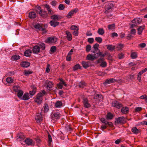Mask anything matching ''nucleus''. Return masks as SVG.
Masks as SVG:
<instances>
[{"instance_id": "nucleus-49", "label": "nucleus", "mask_w": 147, "mask_h": 147, "mask_svg": "<svg viewBox=\"0 0 147 147\" xmlns=\"http://www.w3.org/2000/svg\"><path fill=\"white\" fill-rule=\"evenodd\" d=\"M48 144L49 145H50L51 144V142H52V139L51 136L50 134L48 135Z\"/></svg>"}, {"instance_id": "nucleus-21", "label": "nucleus", "mask_w": 147, "mask_h": 147, "mask_svg": "<svg viewBox=\"0 0 147 147\" xmlns=\"http://www.w3.org/2000/svg\"><path fill=\"white\" fill-rule=\"evenodd\" d=\"M90 62L89 61L86 62L83 61L82 62V64L83 67L85 68H87L89 66Z\"/></svg>"}, {"instance_id": "nucleus-61", "label": "nucleus", "mask_w": 147, "mask_h": 147, "mask_svg": "<svg viewBox=\"0 0 147 147\" xmlns=\"http://www.w3.org/2000/svg\"><path fill=\"white\" fill-rule=\"evenodd\" d=\"M88 41L90 43H92L94 41V39L93 38H88Z\"/></svg>"}, {"instance_id": "nucleus-54", "label": "nucleus", "mask_w": 147, "mask_h": 147, "mask_svg": "<svg viewBox=\"0 0 147 147\" xmlns=\"http://www.w3.org/2000/svg\"><path fill=\"white\" fill-rule=\"evenodd\" d=\"M70 28L71 30H78V28L77 27V26L75 25H73L71 26L70 27Z\"/></svg>"}, {"instance_id": "nucleus-62", "label": "nucleus", "mask_w": 147, "mask_h": 147, "mask_svg": "<svg viewBox=\"0 0 147 147\" xmlns=\"http://www.w3.org/2000/svg\"><path fill=\"white\" fill-rule=\"evenodd\" d=\"M147 98V95L146 94H144L142 95L140 97V98L141 99H144L145 100Z\"/></svg>"}, {"instance_id": "nucleus-35", "label": "nucleus", "mask_w": 147, "mask_h": 147, "mask_svg": "<svg viewBox=\"0 0 147 147\" xmlns=\"http://www.w3.org/2000/svg\"><path fill=\"white\" fill-rule=\"evenodd\" d=\"M20 57L18 55H15L12 56L11 59L12 61H16L20 59Z\"/></svg>"}, {"instance_id": "nucleus-36", "label": "nucleus", "mask_w": 147, "mask_h": 147, "mask_svg": "<svg viewBox=\"0 0 147 147\" xmlns=\"http://www.w3.org/2000/svg\"><path fill=\"white\" fill-rule=\"evenodd\" d=\"M97 32L99 34L102 35L104 34L105 31L103 28H99Z\"/></svg>"}, {"instance_id": "nucleus-27", "label": "nucleus", "mask_w": 147, "mask_h": 147, "mask_svg": "<svg viewBox=\"0 0 147 147\" xmlns=\"http://www.w3.org/2000/svg\"><path fill=\"white\" fill-rule=\"evenodd\" d=\"M131 131L135 134H137L140 132V130L138 129L136 127H134L131 129Z\"/></svg>"}, {"instance_id": "nucleus-45", "label": "nucleus", "mask_w": 147, "mask_h": 147, "mask_svg": "<svg viewBox=\"0 0 147 147\" xmlns=\"http://www.w3.org/2000/svg\"><path fill=\"white\" fill-rule=\"evenodd\" d=\"M25 138L24 136L22 135L19 136L17 138V140L18 141H22L24 140Z\"/></svg>"}, {"instance_id": "nucleus-53", "label": "nucleus", "mask_w": 147, "mask_h": 147, "mask_svg": "<svg viewBox=\"0 0 147 147\" xmlns=\"http://www.w3.org/2000/svg\"><path fill=\"white\" fill-rule=\"evenodd\" d=\"M107 66V63L105 61L102 62L100 64V66L102 67H105Z\"/></svg>"}, {"instance_id": "nucleus-15", "label": "nucleus", "mask_w": 147, "mask_h": 147, "mask_svg": "<svg viewBox=\"0 0 147 147\" xmlns=\"http://www.w3.org/2000/svg\"><path fill=\"white\" fill-rule=\"evenodd\" d=\"M54 84L50 81L47 82L46 84V88L47 90L51 91L53 87Z\"/></svg>"}, {"instance_id": "nucleus-64", "label": "nucleus", "mask_w": 147, "mask_h": 147, "mask_svg": "<svg viewBox=\"0 0 147 147\" xmlns=\"http://www.w3.org/2000/svg\"><path fill=\"white\" fill-rule=\"evenodd\" d=\"M136 33V30L134 29H132L131 30V33L132 34L135 35Z\"/></svg>"}, {"instance_id": "nucleus-18", "label": "nucleus", "mask_w": 147, "mask_h": 147, "mask_svg": "<svg viewBox=\"0 0 147 147\" xmlns=\"http://www.w3.org/2000/svg\"><path fill=\"white\" fill-rule=\"evenodd\" d=\"M129 108L127 107H122L121 110V112L123 114H126L128 113Z\"/></svg>"}, {"instance_id": "nucleus-50", "label": "nucleus", "mask_w": 147, "mask_h": 147, "mask_svg": "<svg viewBox=\"0 0 147 147\" xmlns=\"http://www.w3.org/2000/svg\"><path fill=\"white\" fill-rule=\"evenodd\" d=\"M39 45L40 46V47L42 50H44L45 49V45L44 43H40Z\"/></svg>"}, {"instance_id": "nucleus-33", "label": "nucleus", "mask_w": 147, "mask_h": 147, "mask_svg": "<svg viewBox=\"0 0 147 147\" xmlns=\"http://www.w3.org/2000/svg\"><path fill=\"white\" fill-rule=\"evenodd\" d=\"M48 12V13L50 14H52L53 13V12L52 11L51 9L50 8V6L49 5L46 4L45 6Z\"/></svg>"}, {"instance_id": "nucleus-2", "label": "nucleus", "mask_w": 147, "mask_h": 147, "mask_svg": "<svg viewBox=\"0 0 147 147\" xmlns=\"http://www.w3.org/2000/svg\"><path fill=\"white\" fill-rule=\"evenodd\" d=\"M46 92L45 90H43L42 92L38 93L34 101L38 104H40L42 103V96L46 94Z\"/></svg>"}, {"instance_id": "nucleus-17", "label": "nucleus", "mask_w": 147, "mask_h": 147, "mask_svg": "<svg viewBox=\"0 0 147 147\" xmlns=\"http://www.w3.org/2000/svg\"><path fill=\"white\" fill-rule=\"evenodd\" d=\"M145 26L144 25L140 26L137 29L138 34L139 35L141 34L143 30L145 29Z\"/></svg>"}, {"instance_id": "nucleus-13", "label": "nucleus", "mask_w": 147, "mask_h": 147, "mask_svg": "<svg viewBox=\"0 0 147 147\" xmlns=\"http://www.w3.org/2000/svg\"><path fill=\"white\" fill-rule=\"evenodd\" d=\"M78 11V9L77 8H75L70 11L67 14L66 17L68 18H70L74 13H76Z\"/></svg>"}, {"instance_id": "nucleus-20", "label": "nucleus", "mask_w": 147, "mask_h": 147, "mask_svg": "<svg viewBox=\"0 0 147 147\" xmlns=\"http://www.w3.org/2000/svg\"><path fill=\"white\" fill-rule=\"evenodd\" d=\"M36 16V14L34 11H31L29 13L28 17L31 19H34Z\"/></svg>"}, {"instance_id": "nucleus-43", "label": "nucleus", "mask_w": 147, "mask_h": 147, "mask_svg": "<svg viewBox=\"0 0 147 147\" xmlns=\"http://www.w3.org/2000/svg\"><path fill=\"white\" fill-rule=\"evenodd\" d=\"M142 74L143 73L140 71L137 75V79L140 82H141V76Z\"/></svg>"}, {"instance_id": "nucleus-22", "label": "nucleus", "mask_w": 147, "mask_h": 147, "mask_svg": "<svg viewBox=\"0 0 147 147\" xmlns=\"http://www.w3.org/2000/svg\"><path fill=\"white\" fill-rule=\"evenodd\" d=\"M66 34L67 35V40L70 41L72 39V34L71 33L68 31H66L65 32Z\"/></svg>"}, {"instance_id": "nucleus-25", "label": "nucleus", "mask_w": 147, "mask_h": 147, "mask_svg": "<svg viewBox=\"0 0 147 147\" xmlns=\"http://www.w3.org/2000/svg\"><path fill=\"white\" fill-rule=\"evenodd\" d=\"M20 65L22 67H27L30 66V63L28 62L23 61L21 63Z\"/></svg>"}, {"instance_id": "nucleus-12", "label": "nucleus", "mask_w": 147, "mask_h": 147, "mask_svg": "<svg viewBox=\"0 0 147 147\" xmlns=\"http://www.w3.org/2000/svg\"><path fill=\"white\" fill-rule=\"evenodd\" d=\"M96 54H94L93 55L90 54H88L86 57V59L88 60L93 61L97 58V56H96Z\"/></svg>"}, {"instance_id": "nucleus-52", "label": "nucleus", "mask_w": 147, "mask_h": 147, "mask_svg": "<svg viewBox=\"0 0 147 147\" xmlns=\"http://www.w3.org/2000/svg\"><path fill=\"white\" fill-rule=\"evenodd\" d=\"M56 49V48L55 46H52L51 48L50 51L52 53H54Z\"/></svg>"}, {"instance_id": "nucleus-10", "label": "nucleus", "mask_w": 147, "mask_h": 147, "mask_svg": "<svg viewBox=\"0 0 147 147\" xmlns=\"http://www.w3.org/2000/svg\"><path fill=\"white\" fill-rule=\"evenodd\" d=\"M82 102L83 103L84 107L86 108H89L91 106L90 105L89 103L88 100L86 98H83Z\"/></svg>"}, {"instance_id": "nucleus-9", "label": "nucleus", "mask_w": 147, "mask_h": 147, "mask_svg": "<svg viewBox=\"0 0 147 147\" xmlns=\"http://www.w3.org/2000/svg\"><path fill=\"white\" fill-rule=\"evenodd\" d=\"M57 41V38L56 37H51L48 38L45 41L46 43H53L56 42Z\"/></svg>"}, {"instance_id": "nucleus-24", "label": "nucleus", "mask_w": 147, "mask_h": 147, "mask_svg": "<svg viewBox=\"0 0 147 147\" xmlns=\"http://www.w3.org/2000/svg\"><path fill=\"white\" fill-rule=\"evenodd\" d=\"M31 88L32 89V91H30L29 93L31 95H34L36 93L37 89L34 86H31Z\"/></svg>"}, {"instance_id": "nucleus-3", "label": "nucleus", "mask_w": 147, "mask_h": 147, "mask_svg": "<svg viewBox=\"0 0 147 147\" xmlns=\"http://www.w3.org/2000/svg\"><path fill=\"white\" fill-rule=\"evenodd\" d=\"M34 28L39 31H42L43 34L47 32L46 28L43 27L42 24H37L34 26Z\"/></svg>"}, {"instance_id": "nucleus-26", "label": "nucleus", "mask_w": 147, "mask_h": 147, "mask_svg": "<svg viewBox=\"0 0 147 147\" xmlns=\"http://www.w3.org/2000/svg\"><path fill=\"white\" fill-rule=\"evenodd\" d=\"M49 24L51 26L55 27L58 26L59 23L57 22H56L54 20H51Z\"/></svg>"}, {"instance_id": "nucleus-51", "label": "nucleus", "mask_w": 147, "mask_h": 147, "mask_svg": "<svg viewBox=\"0 0 147 147\" xmlns=\"http://www.w3.org/2000/svg\"><path fill=\"white\" fill-rule=\"evenodd\" d=\"M95 40L98 42L100 43L102 42V39L100 37H96L95 38Z\"/></svg>"}, {"instance_id": "nucleus-23", "label": "nucleus", "mask_w": 147, "mask_h": 147, "mask_svg": "<svg viewBox=\"0 0 147 147\" xmlns=\"http://www.w3.org/2000/svg\"><path fill=\"white\" fill-rule=\"evenodd\" d=\"M35 119L37 122L39 123L41 122L42 120V117L40 115H36Z\"/></svg>"}, {"instance_id": "nucleus-46", "label": "nucleus", "mask_w": 147, "mask_h": 147, "mask_svg": "<svg viewBox=\"0 0 147 147\" xmlns=\"http://www.w3.org/2000/svg\"><path fill=\"white\" fill-rule=\"evenodd\" d=\"M107 119H112L113 117V115L111 113H108L107 114Z\"/></svg>"}, {"instance_id": "nucleus-7", "label": "nucleus", "mask_w": 147, "mask_h": 147, "mask_svg": "<svg viewBox=\"0 0 147 147\" xmlns=\"http://www.w3.org/2000/svg\"><path fill=\"white\" fill-rule=\"evenodd\" d=\"M59 80H60V82L59 83L57 84V86L58 88V89H62L63 85L65 86H67V85L66 84V83L62 79L59 78Z\"/></svg>"}, {"instance_id": "nucleus-48", "label": "nucleus", "mask_w": 147, "mask_h": 147, "mask_svg": "<svg viewBox=\"0 0 147 147\" xmlns=\"http://www.w3.org/2000/svg\"><path fill=\"white\" fill-rule=\"evenodd\" d=\"M14 90L16 92H18V91L20 90V88L18 86H14L13 87Z\"/></svg>"}, {"instance_id": "nucleus-8", "label": "nucleus", "mask_w": 147, "mask_h": 147, "mask_svg": "<svg viewBox=\"0 0 147 147\" xmlns=\"http://www.w3.org/2000/svg\"><path fill=\"white\" fill-rule=\"evenodd\" d=\"M112 106L118 109H120L123 106V105L122 104L117 101H113L112 103Z\"/></svg>"}, {"instance_id": "nucleus-44", "label": "nucleus", "mask_w": 147, "mask_h": 147, "mask_svg": "<svg viewBox=\"0 0 147 147\" xmlns=\"http://www.w3.org/2000/svg\"><path fill=\"white\" fill-rule=\"evenodd\" d=\"M108 28L109 30L114 29L115 28V24L109 25Z\"/></svg>"}, {"instance_id": "nucleus-60", "label": "nucleus", "mask_w": 147, "mask_h": 147, "mask_svg": "<svg viewBox=\"0 0 147 147\" xmlns=\"http://www.w3.org/2000/svg\"><path fill=\"white\" fill-rule=\"evenodd\" d=\"M142 110V108L141 107H136L135 110L136 112H138L141 111Z\"/></svg>"}, {"instance_id": "nucleus-55", "label": "nucleus", "mask_w": 147, "mask_h": 147, "mask_svg": "<svg viewBox=\"0 0 147 147\" xmlns=\"http://www.w3.org/2000/svg\"><path fill=\"white\" fill-rule=\"evenodd\" d=\"M65 6L62 4H60L58 7V8L60 10H63L65 8Z\"/></svg>"}, {"instance_id": "nucleus-37", "label": "nucleus", "mask_w": 147, "mask_h": 147, "mask_svg": "<svg viewBox=\"0 0 147 147\" xmlns=\"http://www.w3.org/2000/svg\"><path fill=\"white\" fill-rule=\"evenodd\" d=\"M124 47L123 45L122 44H119L117 45L116 48L117 50H121Z\"/></svg>"}, {"instance_id": "nucleus-14", "label": "nucleus", "mask_w": 147, "mask_h": 147, "mask_svg": "<svg viewBox=\"0 0 147 147\" xmlns=\"http://www.w3.org/2000/svg\"><path fill=\"white\" fill-rule=\"evenodd\" d=\"M60 115L59 113L55 112L52 115L51 118L53 120L57 119H59Z\"/></svg>"}, {"instance_id": "nucleus-57", "label": "nucleus", "mask_w": 147, "mask_h": 147, "mask_svg": "<svg viewBox=\"0 0 147 147\" xmlns=\"http://www.w3.org/2000/svg\"><path fill=\"white\" fill-rule=\"evenodd\" d=\"M91 47L90 45H87L86 47V51L87 52H89L91 49Z\"/></svg>"}, {"instance_id": "nucleus-34", "label": "nucleus", "mask_w": 147, "mask_h": 147, "mask_svg": "<svg viewBox=\"0 0 147 147\" xmlns=\"http://www.w3.org/2000/svg\"><path fill=\"white\" fill-rule=\"evenodd\" d=\"M62 103L60 101H58L56 102L55 104V106L57 108H60L62 106Z\"/></svg>"}, {"instance_id": "nucleus-47", "label": "nucleus", "mask_w": 147, "mask_h": 147, "mask_svg": "<svg viewBox=\"0 0 147 147\" xmlns=\"http://www.w3.org/2000/svg\"><path fill=\"white\" fill-rule=\"evenodd\" d=\"M24 75L28 76L29 75L32 74V72L30 71L26 70L24 71Z\"/></svg>"}, {"instance_id": "nucleus-31", "label": "nucleus", "mask_w": 147, "mask_h": 147, "mask_svg": "<svg viewBox=\"0 0 147 147\" xmlns=\"http://www.w3.org/2000/svg\"><path fill=\"white\" fill-rule=\"evenodd\" d=\"M108 50L112 51L115 49V46L112 45H107L106 46Z\"/></svg>"}, {"instance_id": "nucleus-1", "label": "nucleus", "mask_w": 147, "mask_h": 147, "mask_svg": "<svg viewBox=\"0 0 147 147\" xmlns=\"http://www.w3.org/2000/svg\"><path fill=\"white\" fill-rule=\"evenodd\" d=\"M114 8V4L112 2H109L107 3L105 7V13L108 17H110L112 16L111 13Z\"/></svg>"}, {"instance_id": "nucleus-58", "label": "nucleus", "mask_w": 147, "mask_h": 147, "mask_svg": "<svg viewBox=\"0 0 147 147\" xmlns=\"http://www.w3.org/2000/svg\"><path fill=\"white\" fill-rule=\"evenodd\" d=\"M118 57L119 59H122L124 57V55L122 53H119L118 54Z\"/></svg>"}, {"instance_id": "nucleus-40", "label": "nucleus", "mask_w": 147, "mask_h": 147, "mask_svg": "<svg viewBox=\"0 0 147 147\" xmlns=\"http://www.w3.org/2000/svg\"><path fill=\"white\" fill-rule=\"evenodd\" d=\"M43 107L44 112H47L49 111V106L47 104H45Z\"/></svg>"}, {"instance_id": "nucleus-29", "label": "nucleus", "mask_w": 147, "mask_h": 147, "mask_svg": "<svg viewBox=\"0 0 147 147\" xmlns=\"http://www.w3.org/2000/svg\"><path fill=\"white\" fill-rule=\"evenodd\" d=\"M32 51L30 49H28L24 53V54L25 56L26 57H29L30 56L32 53Z\"/></svg>"}, {"instance_id": "nucleus-30", "label": "nucleus", "mask_w": 147, "mask_h": 147, "mask_svg": "<svg viewBox=\"0 0 147 147\" xmlns=\"http://www.w3.org/2000/svg\"><path fill=\"white\" fill-rule=\"evenodd\" d=\"M86 86V84L84 81H82L78 84V86L80 88H83Z\"/></svg>"}, {"instance_id": "nucleus-38", "label": "nucleus", "mask_w": 147, "mask_h": 147, "mask_svg": "<svg viewBox=\"0 0 147 147\" xmlns=\"http://www.w3.org/2000/svg\"><path fill=\"white\" fill-rule=\"evenodd\" d=\"M17 92V95L20 98H21L23 94V91L22 90H20Z\"/></svg>"}, {"instance_id": "nucleus-32", "label": "nucleus", "mask_w": 147, "mask_h": 147, "mask_svg": "<svg viewBox=\"0 0 147 147\" xmlns=\"http://www.w3.org/2000/svg\"><path fill=\"white\" fill-rule=\"evenodd\" d=\"M131 57L132 59H135L137 57V53L136 52H131Z\"/></svg>"}, {"instance_id": "nucleus-56", "label": "nucleus", "mask_w": 147, "mask_h": 147, "mask_svg": "<svg viewBox=\"0 0 147 147\" xmlns=\"http://www.w3.org/2000/svg\"><path fill=\"white\" fill-rule=\"evenodd\" d=\"M50 65L49 64H47V67L46 69V72L47 73H49L50 71Z\"/></svg>"}, {"instance_id": "nucleus-16", "label": "nucleus", "mask_w": 147, "mask_h": 147, "mask_svg": "<svg viewBox=\"0 0 147 147\" xmlns=\"http://www.w3.org/2000/svg\"><path fill=\"white\" fill-rule=\"evenodd\" d=\"M40 46L36 45L33 47L32 50L33 53L37 54L40 52Z\"/></svg>"}, {"instance_id": "nucleus-11", "label": "nucleus", "mask_w": 147, "mask_h": 147, "mask_svg": "<svg viewBox=\"0 0 147 147\" xmlns=\"http://www.w3.org/2000/svg\"><path fill=\"white\" fill-rule=\"evenodd\" d=\"M24 142L26 144L29 146H32L34 145V142L33 140L30 138H27L26 139L24 140Z\"/></svg>"}, {"instance_id": "nucleus-42", "label": "nucleus", "mask_w": 147, "mask_h": 147, "mask_svg": "<svg viewBox=\"0 0 147 147\" xmlns=\"http://www.w3.org/2000/svg\"><path fill=\"white\" fill-rule=\"evenodd\" d=\"M81 67L79 64L75 65L73 67V69L74 71L76 70L79 69H80Z\"/></svg>"}, {"instance_id": "nucleus-63", "label": "nucleus", "mask_w": 147, "mask_h": 147, "mask_svg": "<svg viewBox=\"0 0 147 147\" xmlns=\"http://www.w3.org/2000/svg\"><path fill=\"white\" fill-rule=\"evenodd\" d=\"M104 60V58H100L97 60V63H101Z\"/></svg>"}, {"instance_id": "nucleus-19", "label": "nucleus", "mask_w": 147, "mask_h": 147, "mask_svg": "<svg viewBox=\"0 0 147 147\" xmlns=\"http://www.w3.org/2000/svg\"><path fill=\"white\" fill-rule=\"evenodd\" d=\"M117 82V80L114 78L107 79L105 80V83L106 84H111Z\"/></svg>"}, {"instance_id": "nucleus-6", "label": "nucleus", "mask_w": 147, "mask_h": 147, "mask_svg": "<svg viewBox=\"0 0 147 147\" xmlns=\"http://www.w3.org/2000/svg\"><path fill=\"white\" fill-rule=\"evenodd\" d=\"M125 117L123 116L120 117L116 118L115 121V125L123 124L125 123Z\"/></svg>"}, {"instance_id": "nucleus-4", "label": "nucleus", "mask_w": 147, "mask_h": 147, "mask_svg": "<svg viewBox=\"0 0 147 147\" xmlns=\"http://www.w3.org/2000/svg\"><path fill=\"white\" fill-rule=\"evenodd\" d=\"M36 8H37L38 9H36V11L37 12L39 13L40 16L44 18H46L47 17L48 14L47 12L41 9L40 6H38L36 7Z\"/></svg>"}, {"instance_id": "nucleus-41", "label": "nucleus", "mask_w": 147, "mask_h": 147, "mask_svg": "<svg viewBox=\"0 0 147 147\" xmlns=\"http://www.w3.org/2000/svg\"><path fill=\"white\" fill-rule=\"evenodd\" d=\"M6 81L9 84H11L13 82V79L11 77H8L6 79Z\"/></svg>"}, {"instance_id": "nucleus-5", "label": "nucleus", "mask_w": 147, "mask_h": 147, "mask_svg": "<svg viewBox=\"0 0 147 147\" xmlns=\"http://www.w3.org/2000/svg\"><path fill=\"white\" fill-rule=\"evenodd\" d=\"M142 21V19L140 18H134L131 21L132 24H131V28H133L137 26L138 24H140Z\"/></svg>"}, {"instance_id": "nucleus-59", "label": "nucleus", "mask_w": 147, "mask_h": 147, "mask_svg": "<svg viewBox=\"0 0 147 147\" xmlns=\"http://www.w3.org/2000/svg\"><path fill=\"white\" fill-rule=\"evenodd\" d=\"M99 47V45L97 44H95L93 46V48L95 51H96L98 49V48Z\"/></svg>"}, {"instance_id": "nucleus-28", "label": "nucleus", "mask_w": 147, "mask_h": 147, "mask_svg": "<svg viewBox=\"0 0 147 147\" xmlns=\"http://www.w3.org/2000/svg\"><path fill=\"white\" fill-rule=\"evenodd\" d=\"M30 98L29 94L27 92L24 93L21 99L24 100H27Z\"/></svg>"}, {"instance_id": "nucleus-39", "label": "nucleus", "mask_w": 147, "mask_h": 147, "mask_svg": "<svg viewBox=\"0 0 147 147\" xmlns=\"http://www.w3.org/2000/svg\"><path fill=\"white\" fill-rule=\"evenodd\" d=\"M51 18L52 20L57 21L59 20V16L57 15H54L51 16Z\"/></svg>"}]
</instances>
